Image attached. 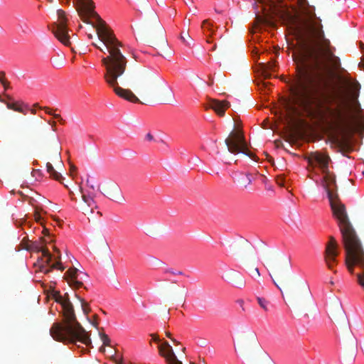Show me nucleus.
I'll list each match as a JSON object with an SVG mask.
<instances>
[{
    "mask_svg": "<svg viewBox=\"0 0 364 364\" xmlns=\"http://www.w3.org/2000/svg\"><path fill=\"white\" fill-rule=\"evenodd\" d=\"M165 272L166 273H169V274H173V275H181V274H183L182 272H181V271L175 272L172 269H167L165 270Z\"/></svg>",
    "mask_w": 364,
    "mask_h": 364,
    "instance_id": "36",
    "label": "nucleus"
},
{
    "mask_svg": "<svg viewBox=\"0 0 364 364\" xmlns=\"http://www.w3.org/2000/svg\"><path fill=\"white\" fill-rule=\"evenodd\" d=\"M190 364H195L194 363H191Z\"/></svg>",
    "mask_w": 364,
    "mask_h": 364,
    "instance_id": "62",
    "label": "nucleus"
},
{
    "mask_svg": "<svg viewBox=\"0 0 364 364\" xmlns=\"http://www.w3.org/2000/svg\"><path fill=\"white\" fill-rule=\"evenodd\" d=\"M146 4L149 9L145 18V28L153 38L158 40V42L155 43L156 46L165 47L167 43L165 30L160 23L156 13L149 7L148 4Z\"/></svg>",
    "mask_w": 364,
    "mask_h": 364,
    "instance_id": "6",
    "label": "nucleus"
},
{
    "mask_svg": "<svg viewBox=\"0 0 364 364\" xmlns=\"http://www.w3.org/2000/svg\"><path fill=\"white\" fill-rule=\"evenodd\" d=\"M4 95L5 96V97L6 99H8L9 100H11V97L9 95H6V93H4Z\"/></svg>",
    "mask_w": 364,
    "mask_h": 364,
    "instance_id": "48",
    "label": "nucleus"
},
{
    "mask_svg": "<svg viewBox=\"0 0 364 364\" xmlns=\"http://www.w3.org/2000/svg\"><path fill=\"white\" fill-rule=\"evenodd\" d=\"M363 175H364V171L363 172Z\"/></svg>",
    "mask_w": 364,
    "mask_h": 364,
    "instance_id": "64",
    "label": "nucleus"
},
{
    "mask_svg": "<svg viewBox=\"0 0 364 364\" xmlns=\"http://www.w3.org/2000/svg\"><path fill=\"white\" fill-rule=\"evenodd\" d=\"M40 109L44 110L48 114H50V115L53 114L51 109L48 107H40Z\"/></svg>",
    "mask_w": 364,
    "mask_h": 364,
    "instance_id": "40",
    "label": "nucleus"
},
{
    "mask_svg": "<svg viewBox=\"0 0 364 364\" xmlns=\"http://www.w3.org/2000/svg\"><path fill=\"white\" fill-rule=\"evenodd\" d=\"M230 106V103L227 101H219L212 100L206 106V109H213L219 116L225 114V109Z\"/></svg>",
    "mask_w": 364,
    "mask_h": 364,
    "instance_id": "15",
    "label": "nucleus"
},
{
    "mask_svg": "<svg viewBox=\"0 0 364 364\" xmlns=\"http://www.w3.org/2000/svg\"><path fill=\"white\" fill-rule=\"evenodd\" d=\"M42 209L38 206H35L34 218L36 222L41 223L42 218L41 216V212Z\"/></svg>",
    "mask_w": 364,
    "mask_h": 364,
    "instance_id": "29",
    "label": "nucleus"
},
{
    "mask_svg": "<svg viewBox=\"0 0 364 364\" xmlns=\"http://www.w3.org/2000/svg\"><path fill=\"white\" fill-rule=\"evenodd\" d=\"M0 102H4V103H5V104L6 103V102L4 101V99H2V97H1V95H0Z\"/></svg>",
    "mask_w": 364,
    "mask_h": 364,
    "instance_id": "52",
    "label": "nucleus"
},
{
    "mask_svg": "<svg viewBox=\"0 0 364 364\" xmlns=\"http://www.w3.org/2000/svg\"><path fill=\"white\" fill-rule=\"evenodd\" d=\"M159 355L164 358L168 364H183L178 360L172 347L168 342L165 341L158 346Z\"/></svg>",
    "mask_w": 364,
    "mask_h": 364,
    "instance_id": "12",
    "label": "nucleus"
},
{
    "mask_svg": "<svg viewBox=\"0 0 364 364\" xmlns=\"http://www.w3.org/2000/svg\"><path fill=\"white\" fill-rule=\"evenodd\" d=\"M215 48H216V46L215 45V46L213 47L212 50H215Z\"/></svg>",
    "mask_w": 364,
    "mask_h": 364,
    "instance_id": "56",
    "label": "nucleus"
},
{
    "mask_svg": "<svg viewBox=\"0 0 364 364\" xmlns=\"http://www.w3.org/2000/svg\"><path fill=\"white\" fill-rule=\"evenodd\" d=\"M33 107H38V108H40V107H39V105H38V103L34 104V105H33Z\"/></svg>",
    "mask_w": 364,
    "mask_h": 364,
    "instance_id": "53",
    "label": "nucleus"
},
{
    "mask_svg": "<svg viewBox=\"0 0 364 364\" xmlns=\"http://www.w3.org/2000/svg\"><path fill=\"white\" fill-rule=\"evenodd\" d=\"M91 323H92L95 327H96V328L97 327V325H98L97 322H96V321H93V322H92Z\"/></svg>",
    "mask_w": 364,
    "mask_h": 364,
    "instance_id": "50",
    "label": "nucleus"
},
{
    "mask_svg": "<svg viewBox=\"0 0 364 364\" xmlns=\"http://www.w3.org/2000/svg\"><path fill=\"white\" fill-rule=\"evenodd\" d=\"M355 257L347 262V255H346V264L350 273L353 272L354 265H359L363 269L362 274H358V281L360 286L364 287V251L359 241V250L355 252Z\"/></svg>",
    "mask_w": 364,
    "mask_h": 364,
    "instance_id": "9",
    "label": "nucleus"
},
{
    "mask_svg": "<svg viewBox=\"0 0 364 364\" xmlns=\"http://www.w3.org/2000/svg\"><path fill=\"white\" fill-rule=\"evenodd\" d=\"M89 186H90V188L91 189H92V190H94V189H95V186H94L93 185H90Z\"/></svg>",
    "mask_w": 364,
    "mask_h": 364,
    "instance_id": "55",
    "label": "nucleus"
},
{
    "mask_svg": "<svg viewBox=\"0 0 364 364\" xmlns=\"http://www.w3.org/2000/svg\"><path fill=\"white\" fill-rule=\"evenodd\" d=\"M0 82L4 86L5 90H6L7 89H9L10 87L9 82L4 80V79L0 78Z\"/></svg>",
    "mask_w": 364,
    "mask_h": 364,
    "instance_id": "37",
    "label": "nucleus"
},
{
    "mask_svg": "<svg viewBox=\"0 0 364 364\" xmlns=\"http://www.w3.org/2000/svg\"><path fill=\"white\" fill-rule=\"evenodd\" d=\"M259 4L262 5V9L265 10L266 6H272V3L270 0H255L254 6H256V9H257V4Z\"/></svg>",
    "mask_w": 364,
    "mask_h": 364,
    "instance_id": "27",
    "label": "nucleus"
},
{
    "mask_svg": "<svg viewBox=\"0 0 364 364\" xmlns=\"http://www.w3.org/2000/svg\"><path fill=\"white\" fill-rule=\"evenodd\" d=\"M53 161H59V162H62L60 151L58 148H57L54 151L53 154Z\"/></svg>",
    "mask_w": 364,
    "mask_h": 364,
    "instance_id": "31",
    "label": "nucleus"
},
{
    "mask_svg": "<svg viewBox=\"0 0 364 364\" xmlns=\"http://www.w3.org/2000/svg\"><path fill=\"white\" fill-rule=\"evenodd\" d=\"M54 250L58 252V250L55 247H54Z\"/></svg>",
    "mask_w": 364,
    "mask_h": 364,
    "instance_id": "58",
    "label": "nucleus"
},
{
    "mask_svg": "<svg viewBox=\"0 0 364 364\" xmlns=\"http://www.w3.org/2000/svg\"><path fill=\"white\" fill-rule=\"evenodd\" d=\"M38 251L42 252V255L46 258L45 261V264H42L40 267V271L44 274H48L53 269H58L61 271L64 270V267H63L60 259V256L58 255L56 258V262L51 265H50V262L52 260L53 256L50 253L49 250L46 247H38Z\"/></svg>",
    "mask_w": 364,
    "mask_h": 364,
    "instance_id": "10",
    "label": "nucleus"
},
{
    "mask_svg": "<svg viewBox=\"0 0 364 364\" xmlns=\"http://www.w3.org/2000/svg\"><path fill=\"white\" fill-rule=\"evenodd\" d=\"M146 138L148 140L151 141V140H152V139H153V138H154V137H153V136H152L151 134H149H149H147L146 135Z\"/></svg>",
    "mask_w": 364,
    "mask_h": 364,
    "instance_id": "45",
    "label": "nucleus"
},
{
    "mask_svg": "<svg viewBox=\"0 0 364 364\" xmlns=\"http://www.w3.org/2000/svg\"><path fill=\"white\" fill-rule=\"evenodd\" d=\"M58 21L51 25L50 30L56 38L66 46L71 45L69 29L67 26L68 18L62 9L57 10Z\"/></svg>",
    "mask_w": 364,
    "mask_h": 364,
    "instance_id": "8",
    "label": "nucleus"
},
{
    "mask_svg": "<svg viewBox=\"0 0 364 364\" xmlns=\"http://www.w3.org/2000/svg\"><path fill=\"white\" fill-rule=\"evenodd\" d=\"M274 13L301 42V56L295 60L296 76L290 89L292 102L306 111L316 107L326 127L337 138L346 139L354 129L349 109L341 102L321 103L326 77L341 64L334 53L335 47L325 36L321 18L310 6L303 8L301 16L284 8Z\"/></svg>",
    "mask_w": 364,
    "mask_h": 364,
    "instance_id": "1",
    "label": "nucleus"
},
{
    "mask_svg": "<svg viewBox=\"0 0 364 364\" xmlns=\"http://www.w3.org/2000/svg\"><path fill=\"white\" fill-rule=\"evenodd\" d=\"M100 336L104 346H109L110 345V339L107 334L100 333Z\"/></svg>",
    "mask_w": 364,
    "mask_h": 364,
    "instance_id": "30",
    "label": "nucleus"
},
{
    "mask_svg": "<svg viewBox=\"0 0 364 364\" xmlns=\"http://www.w3.org/2000/svg\"><path fill=\"white\" fill-rule=\"evenodd\" d=\"M6 105L8 109L26 114L23 108L18 102H6Z\"/></svg>",
    "mask_w": 364,
    "mask_h": 364,
    "instance_id": "26",
    "label": "nucleus"
},
{
    "mask_svg": "<svg viewBox=\"0 0 364 364\" xmlns=\"http://www.w3.org/2000/svg\"><path fill=\"white\" fill-rule=\"evenodd\" d=\"M165 334H166V336L168 338H170V339H171V340L174 343H176V344H180V343H179L178 341H177L176 339H174V338H173L171 337V333H170L169 331H166V332H165Z\"/></svg>",
    "mask_w": 364,
    "mask_h": 364,
    "instance_id": "38",
    "label": "nucleus"
},
{
    "mask_svg": "<svg viewBox=\"0 0 364 364\" xmlns=\"http://www.w3.org/2000/svg\"><path fill=\"white\" fill-rule=\"evenodd\" d=\"M48 123L52 126L53 130L55 131L56 122L54 121H48Z\"/></svg>",
    "mask_w": 364,
    "mask_h": 364,
    "instance_id": "42",
    "label": "nucleus"
},
{
    "mask_svg": "<svg viewBox=\"0 0 364 364\" xmlns=\"http://www.w3.org/2000/svg\"><path fill=\"white\" fill-rule=\"evenodd\" d=\"M338 255V252L336 250H331L328 248L325 251V262L328 267L331 269L334 264L337 262L336 257Z\"/></svg>",
    "mask_w": 364,
    "mask_h": 364,
    "instance_id": "20",
    "label": "nucleus"
},
{
    "mask_svg": "<svg viewBox=\"0 0 364 364\" xmlns=\"http://www.w3.org/2000/svg\"><path fill=\"white\" fill-rule=\"evenodd\" d=\"M226 279L237 288H242L245 286V280L242 275L235 270L231 269L226 275Z\"/></svg>",
    "mask_w": 364,
    "mask_h": 364,
    "instance_id": "16",
    "label": "nucleus"
},
{
    "mask_svg": "<svg viewBox=\"0 0 364 364\" xmlns=\"http://www.w3.org/2000/svg\"><path fill=\"white\" fill-rule=\"evenodd\" d=\"M257 301L259 306L266 312L269 311L270 302L264 297L257 296Z\"/></svg>",
    "mask_w": 364,
    "mask_h": 364,
    "instance_id": "25",
    "label": "nucleus"
},
{
    "mask_svg": "<svg viewBox=\"0 0 364 364\" xmlns=\"http://www.w3.org/2000/svg\"><path fill=\"white\" fill-rule=\"evenodd\" d=\"M87 277L86 273L78 272V269L75 267L69 269L64 274V278L68 284L74 289L82 287L83 286L82 281Z\"/></svg>",
    "mask_w": 364,
    "mask_h": 364,
    "instance_id": "11",
    "label": "nucleus"
},
{
    "mask_svg": "<svg viewBox=\"0 0 364 364\" xmlns=\"http://www.w3.org/2000/svg\"><path fill=\"white\" fill-rule=\"evenodd\" d=\"M144 1V3H146V1L145 0H143Z\"/></svg>",
    "mask_w": 364,
    "mask_h": 364,
    "instance_id": "63",
    "label": "nucleus"
},
{
    "mask_svg": "<svg viewBox=\"0 0 364 364\" xmlns=\"http://www.w3.org/2000/svg\"><path fill=\"white\" fill-rule=\"evenodd\" d=\"M55 301L60 304L63 309V323H54L50 329L53 339L60 342L68 341L75 344L80 342L86 346H90V335L77 321L73 304L69 298L58 294Z\"/></svg>",
    "mask_w": 364,
    "mask_h": 364,
    "instance_id": "4",
    "label": "nucleus"
},
{
    "mask_svg": "<svg viewBox=\"0 0 364 364\" xmlns=\"http://www.w3.org/2000/svg\"><path fill=\"white\" fill-rule=\"evenodd\" d=\"M251 275L254 278L259 277L260 273H259V269L257 267L254 268L252 271Z\"/></svg>",
    "mask_w": 364,
    "mask_h": 364,
    "instance_id": "35",
    "label": "nucleus"
},
{
    "mask_svg": "<svg viewBox=\"0 0 364 364\" xmlns=\"http://www.w3.org/2000/svg\"><path fill=\"white\" fill-rule=\"evenodd\" d=\"M54 118L57 119L60 123L64 122V119L61 117V116L58 114H52Z\"/></svg>",
    "mask_w": 364,
    "mask_h": 364,
    "instance_id": "39",
    "label": "nucleus"
},
{
    "mask_svg": "<svg viewBox=\"0 0 364 364\" xmlns=\"http://www.w3.org/2000/svg\"><path fill=\"white\" fill-rule=\"evenodd\" d=\"M338 244L336 240V239L333 236L329 237V242L326 245V250H328V248L331 250H337Z\"/></svg>",
    "mask_w": 364,
    "mask_h": 364,
    "instance_id": "28",
    "label": "nucleus"
},
{
    "mask_svg": "<svg viewBox=\"0 0 364 364\" xmlns=\"http://www.w3.org/2000/svg\"><path fill=\"white\" fill-rule=\"evenodd\" d=\"M44 232H45V233H46V232H47V233L48 234V229H45V230H44Z\"/></svg>",
    "mask_w": 364,
    "mask_h": 364,
    "instance_id": "57",
    "label": "nucleus"
},
{
    "mask_svg": "<svg viewBox=\"0 0 364 364\" xmlns=\"http://www.w3.org/2000/svg\"><path fill=\"white\" fill-rule=\"evenodd\" d=\"M201 28L203 30L204 34L207 36V43H210L211 42L210 37L214 33L213 24L210 22L209 20L206 19L203 21Z\"/></svg>",
    "mask_w": 364,
    "mask_h": 364,
    "instance_id": "21",
    "label": "nucleus"
},
{
    "mask_svg": "<svg viewBox=\"0 0 364 364\" xmlns=\"http://www.w3.org/2000/svg\"><path fill=\"white\" fill-rule=\"evenodd\" d=\"M311 166H318L323 174L321 186L326 190L333 215L338 222L343 237V242L347 252V262L355 257V252L359 250V240L349 221L345 205L340 201L336 182L335 174L328 169L330 157L320 152L311 153L308 158Z\"/></svg>",
    "mask_w": 364,
    "mask_h": 364,
    "instance_id": "3",
    "label": "nucleus"
},
{
    "mask_svg": "<svg viewBox=\"0 0 364 364\" xmlns=\"http://www.w3.org/2000/svg\"><path fill=\"white\" fill-rule=\"evenodd\" d=\"M134 89L142 98H146L151 95L150 87L143 79H140L136 82Z\"/></svg>",
    "mask_w": 364,
    "mask_h": 364,
    "instance_id": "18",
    "label": "nucleus"
},
{
    "mask_svg": "<svg viewBox=\"0 0 364 364\" xmlns=\"http://www.w3.org/2000/svg\"><path fill=\"white\" fill-rule=\"evenodd\" d=\"M277 183L280 186H284V178L282 176H278L276 178Z\"/></svg>",
    "mask_w": 364,
    "mask_h": 364,
    "instance_id": "34",
    "label": "nucleus"
},
{
    "mask_svg": "<svg viewBox=\"0 0 364 364\" xmlns=\"http://www.w3.org/2000/svg\"><path fill=\"white\" fill-rule=\"evenodd\" d=\"M95 319H97V315H95Z\"/></svg>",
    "mask_w": 364,
    "mask_h": 364,
    "instance_id": "61",
    "label": "nucleus"
},
{
    "mask_svg": "<svg viewBox=\"0 0 364 364\" xmlns=\"http://www.w3.org/2000/svg\"><path fill=\"white\" fill-rule=\"evenodd\" d=\"M233 178L242 187L247 188L252 183L250 175L242 172H236Z\"/></svg>",
    "mask_w": 364,
    "mask_h": 364,
    "instance_id": "19",
    "label": "nucleus"
},
{
    "mask_svg": "<svg viewBox=\"0 0 364 364\" xmlns=\"http://www.w3.org/2000/svg\"><path fill=\"white\" fill-rule=\"evenodd\" d=\"M80 301L82 304V311L84 314L87 315L90 312V309L88 307L87 304L83 299H80Z\"/></svg>",
    "mask_w": 364,
    "mask_h": 364,
    "instance_id": "33",
    "label": "nucleus"
},
{
    "mask_svg": "<svg viewBox=\"0 0 364 364\" xmlns=\"http://www.w3.org/2000/svg\"><path fill=\"white\" fill-rule=\"evenodd\" d=\"M80 191L82 193V199L83 204L81 205L80 208L85 215L92 213L94 208H97V205L95 201V194H85L82 191V188L80 186Z\"/></svg>",
    "mask_w": 364,
    "mask_h": 364,
    "instance_id": "14",
    "label": "nucleus"
},
{
    "mask_svg": "<svg viewBox=\"0 0 364 364\" xmlns=\"http://www.w3.org/2000/svg\"><path fill=\"white\" fill-rule=\"evenodd\" d=\"M262 74L265 78H269L271 75L269 71H274L275 67V61H271L267 63H262L260 64Z\"/></svg>",
    "mask_w": 364,
    "mask_h": 364,
    "instance_id": "22",
    "label": "nucleus"
},
{
    "mask_svg": "<svg viewBox=\"0 0 364 364\" xmlns=\"http://www.w3.org/2000/svg\"><path fill=\"white\" fill-rule=\"evenodd\" d=\"M181 41L186 44L187 46H190V44L186 41V36H183V35L181 36Z\"/></svg>",
    "mask_w": 364,
    "mask_h": 364,
    "instance_id": "44",
    "label": "nucleus"
},
{
    "mask_svg": "<svg viewBox=\"0 0 364 364\" xmlns=\"http://www.w3.org/2000/svg\"><path fill=\"white\" fill-rule=\"evenodd\" d=\"M100 350H101V351H102V352H105V347L102 346V347L100 348Z\"/></svg>",
    "mask_w": 364,
    "mask_h": 364,
    "instance_id": "54",
    "label": "nucleus"
},
{
    "mask_svg": "<svg viewBox=\"0 0 364 364\" xmlns=\"http://www.w3.org/2000/svg\"><path fill=\"white\" fill-rule=\"evenodd\" d=\"M253 337H254L255 341H257V338H256V336L255 334L253 335Z\"/></svg>",
    "mask_w": 364,
    "mask_h": 364,
    "instance_id": "59",
    "label": "nucleus"
},
{
    "mask_svg": "<svg viewBox=\"0 0 364 364\" xmlns=\"http://www.w3.org/2000/svg\"><path fill=\"white\" fill-rule=\"evenodd\" d=\"M261 364H275V363L268 355L264 354Z\"/></svg>",
    "mask_w": 364,
    "mask_h": 364,
    "instance_id": "32",
    "label": "nucleus"
},
{
    "mask_svg": "<svg viewBox=\"0 0 364 364\" xmlns=\"http://www.w3.org/2000/svg\"><path fill=\"white\" fill-rule=\"evenodd\" d=\"M114 362H115V363H116V364H122V360H117V359H115V360H114Z\"/></svg>",
    "mask_w": 364,
    "mask_h": 364,
    "instance_id": "49",
    "label": "nucleus"
},
{
    "mask_svg": "<svg viewBox=\"0 0 364 364\" xmlns=\"http://www.w3.org/2000/svg\"><path fill=\"white\" fill-rule=\"evenodd\" d=\"M77 1L78 15L85 23H90L96 28L97 36L102 42V46L93 43L94 46L102 53H108L107 56L102 58V63L106 69L104 74L105 82L119 97L131 102L141 103L132 90L119 86L117 79L124 74L127 64V59L120 50L122 47V43L117 39L113 31L95 11L92 0Z\"/></svg>",
    "mask_w": 364,
    "mask_h": 364,
    "instance_id": "2",
    "label": "nucleus"
},
{
    "mask_svg": "<svg viewBox=\"0 0 364 364\" xmlns=\"http://www.w3.org/2000/svg\"><path fill=\"white\" fill-rule=\"evenodd\" d=\"M69 194H70V197H71V199H72L73 200H76V199H75V198H74V197H73L74 193H73V192L72 191H69Z\"/></svg>",
    "mask_w": 364,
    "mask_h": 364,
    "instance_id": "46",
    "label": "nucleus"
},
{
    "mask_svg": "<svg viewBox=\"0 0 364 364\" xmlns=\"http://www.w3.org/2000/svg\"><path fill=\"white\" fill-rule=\"evenodd\" d=\"M225 143L230 153L234 154L242 153L250 159L256 160L257 156L249 151L245 137L241 132L232 131L225 139Z\"/></svg>",
    "mask_w": 364,
    "mask_h": 364,
    "instance_id": "7",
    "label": "nucleus"
},
{
    "mask_svg": "<svg viewBox=\"0 0 364 364\" xmlns=\"http://www.w3.org/2000/svg\"><path fill=\"white\" fill-rule=\"evenodd\" d=\"M46 170L47 172L50 174V176L53 179L58 181H60L61 179H63V177L61 176V174L55 170L53 165L50 162L46 163Z\"/></svg>",
    "mask_w": 364,
    "mask_h": 364,
    "instance_id": "23",
    "label": "nucleus"
},
{
    "mask_svg": "<svg viewBox=\"0 0 364 364\" xmlns=\"http://www.w3.org/2000/svg\"><path fill=\"white\" fill-rule=\"evenodd\" d=\"M274 285L280 290L282 296H287L292 304H299L306 296H309L307 287H294L286 275L291 269L290 258L283 254H277L266 258L264 264Z\"/></svg>",
    "mask_w": 364,
    "mask_h": 364,
    "instance_id": "5",
    "label": "nucleus"
},
{
    "mask_svg": "<svg viewBox=\"0 0 364 364\" xmlns=\"http://www.w3.org/2000/svg\"><path fill=\"white\" fill-rule=\"evenodd\" d=\"M238 249L240 252H247L252 251L254 247L249 241L246 240H242L238 244Z\"/></svg>",
    "mask_w": 364,
    "mask_h": 364,
    "instance_id": "24",
    "label": "nucleus"
},
{
    "mask_svg": "<svg viewBox=\"0 0 364 364\" xmlns=\"http://www.w3.org/2000/svg\"><path fill=\"white\" fill-rule=\"evenodd\" d=\"M77 171V167L73 165V164H70V173H73V172H75Z\"/></svg>",
    "mask_w": 364,
    "mask_h": 364,
    "instance_id": "41",
    "label": "nucleus"
},
{
    "mask_svg": "<svg viewBox=\"0 0 364 364\" xmlns=\"http://www.w3.org/2000/svg\"><path fill=\"white\" fill-rule=\"evenodd\" d=\"M343 82L352 97L356 98L360 88V84L356 80H353L348 77L343 79Z\"/></svg>",
    "mask_w": 364,
    "mask_h": 364,
    "instance_id": "17",
    "label": "nucleus"
},
{
    "mask_svg": "<svg viewBox=\"0 0 364 364\" xmlns=\"http://www.w3.org/2000/svg\"><path fill=\"white\" fill-rule=\"evenodd\" d=\"M152 336V338L153 340L155 341V342H159L160 341V339L159 338V336L156 334H151V335Z\"/></svg>",
    "mask_w": 364,
    "mask_h": 364,
    "instance_id": "43",
    "label": "nucleus"
},
{
    "mask_svg": "<svg viewBox=\"0 0 364 364\" xmlns=\"http://www.w3.org/2000/svg\"><path fill=\"white\" fill-rule=\"evenodd\" d=\"M31 112L33 114H35L36 113V109H31Z\"/></svg>",
    "mask_w": 364,
    "mask_h": 364,
    "instance_id": "51",
    "label": "nucleus"
},
{
    "mask_svg": "<svg viewBox=\"0 0 364 364\" xmlns=\"http://www.w3.org/2000/svg\"><path fill=\"white\" fill-rule=\"evenodd\" d=\"M185 350H186V348H183L182 349V351H183V352H185Z\"/></svg>",
    "mask_w": 364,
    "mask_h": 364,
    "instance_id": "60",
    "label": "nucleus"
},
{
    "mask_svg": "<svg viewBox=\"0 0 364 364\" xmlns=\"http://www.w3.org/2000/svg\"><path fill=\"white\" fill-rule=\"evenodd\" d=\"M105 191L107 196L112 200L117 202H124V197L122 195L120 187L114 182H108L105 187Z\"/></svg>",
    "mask_w": 364,
    "mask_h": 364,
    "instance_id": "13",
    "label": "nucleus"
},
{
    "mask_svg": "<svg viewBox=\"0 0 364 364\" xmlns=\"http://www.w3.org/2000/svg\"><path fill=\"white\" fill-rule=\"evenodd\" d=\"M5 76V73L4 71L0 72V78L4 79Z\"/></svg>",
    "mask_w": 364,
    "mask_h": 364,
    "instance_id": "47",
    "label": "nucleus"
}]
</instances>
